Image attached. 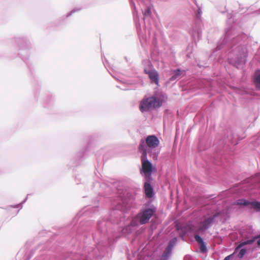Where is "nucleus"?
Masks as SVG:
<instances>
[{"instance_id": "7ed1b4c3", "label": "nucleus", "mask_w": 260, "mask_h": 260, "mask_svg": "<svg viewBox=\"0 0 260 260\" xmlns=\"http://www.w3.org/2000/svg\"><path fill=\"white\" fill-rule=\"evenodd\" d=\"M219 214V213L217 212L209 217H205L204 220L200 223L198 231L203 232L210 227L214 222L215 218L218 216Z\"/></svg>"}, {"instance_id": "6e6552de", "label": "nucleus", "mask_w": 260, "mask_h": 260, "mask_svg": "<svg viewBox=\"0 0 260 260\" xmlns=\"http://www.w3.org/2000/svg\"><path fill=\"white\" fill-rule=\"evenodd\" d=\"M149 77L152 82L158 85V74L155 71H150L148 73Z\"/></svg>"}, {"instance_id": "20e7f679", "label": "nucleus", "mask_w": 260, "mask_h": 260, "mask_svg": "<svg viewBox=\"0 0 260 260\" xmlns=\"http://www.w3.org/2000/svg\"><path fill=\"white\" fill-rule=\"evenodd\" d=\"M154 212L155 210L152 209L148 208L144 210L140 219V223L143 224L147 223Z\"/></svg>"}, {"instance_id": "f257e3e1", "label": "nucleus", "mask_w": 260, "mask_h": 260, "mask_svg": "<svg viewBox=\"0 0 260 260\" xmlns=\"http://www.w3.org/2000/svg\"><path fill=\"white\" fill-rule=\"evenodd\" d=\"M138 151L141 153V171L144 174L145 177H147L151 174L153 170V167L152 164L147 159V152L144 145V140H141L138 146Z\"/></svg>"}, {"instance_id": "2eb2a0df", "label": "nucleus", "mask_w": 260, "mask_h": 260, "mask_svg": "<svg viewBox=\"0 0 260 260\" xmlns=\"http://www.w3.org/2000/svg\"><path fill=\"white\" fill-rule=\"evenodd\" d=\"M151 14V11L149 8H147L146 9L144 12V15L145 16H149Z\"/></svg>"}, {"instance_id": "9d476101", "label": "nucleus", "mask_w": 260, "mask_h": 260, "mask_svg": "<svg viewBox=\"0 0 260 260\" xmlns=\"http://www.w3.org/2000/svg\"><path fill=\"white\" fill-rule=\"evenodd\" d=\"M254 83L256 88L260 90V70L257 71L255 73Z\"/></svg>"}, {"instance_id": "0eeeda50", "label": "nucleus", "mask_w": 260, "mask_h": 260, "mask_svg": "<svg viewBox=\"0 0 260 260\" xmlns=\"http://www.w3.org/2000/svg\"><path fill=\"white\" fill-rule=\"evenodd\" d=\"M194 239H195L196 241L200 245V249L201 251L203 253L206 252L207 251V249H206V247L205 246V244L202 238L200 236L196 234L194 236Z\"/></svg>"}, {"instance_id": "a211bd4d", "label": "nucleus", "mask_w": 260, "mask_h": 260, "mask_svg": "<svg viewBox=\"0 0 260 260\" xmlns=\"http://www.w3.org/2000/svg\"><path fill=\"white\" fill-rule=\"evenodd\" d=\"M257 239H258L257 241V244L258 246H260V238H258Z\"/></svg>"}, {"instance_id": "9b49d317", "label": "nucleus", "mask_w": 260, "mask_h": 260, "mask_svg": "<svg viewBox=\"0 0 260 260\" xmlns=\"http://www.w3.org/2000/svg\"><path fill=\"white\" fill-rule=\"evenodd\" d=\"M250 203L251 202L247 200L244 199H240L236 201V202L235 203V204L237 205L247 206L250 205Z\"/></svg>"}, {"instance_id": "f3484780", "label": "nucleus", "mask_w": 260, "mask_h": 260, "mask_svg": "<svg viewBox=\"0 0 260 260\" xmlns=\"http://www.w3.org/2000/svg\"><path fill=\"white\" fill-rule=\"evenodd\" d=\"M232 255H230L229 256H227L226 257H225L224 258V259L223 260H229L230 257H231Z\"/></svg>"}, {"instance_id": "39448f33", "label": "nucleus", "mask_w": 260, "mask_h": 260, "mask_svg": "<svg viewBox=\"0 0 260 260\" xmlns=\"http://www.w3.org/2000/svg\"><path fill=\"white\" fill-rule=\"evenodd\" d=\"M147 146L150 149H153L157 147L159 144V141L158 138L154 136H148L146 139Z\"/></svg>"}, {"instance_id": "ddd939ff", "label": "nucleus", "mask_w": 260, "mask_h": 260, "mask_svg": "<svg viewBox=\"0 0 260 260\" xmlns=\"http://www.w3.org/2000/svg\"><path fill=\"white\" fill-rule=\"evenodd\" d=\"M247 251H246V249H245V248H242L241 249L238 254V257L239 258H242L243 257V256L246 254Z\"/></svg>"}, {"instance_id": "f03ea898", "label": "nucleus", "mask_w": 260, "mask_h": 260, "mask_svg": "<svg viewBox=\"0 0 260 260\" xmlns=\"http://www.w3.org/2000/svg\"><path fill=\"white\" fill-rule=\"evenodd\" d=\"M162 102L154 96L149 97L141 102L140 109L142 112L152 108H156L161 106Z\"/></svg>"}, {"instance_id": "dca6fc26", "label": "nucleus", "mask_w": 260, "mask_h": 260, "mask_svg": "<svg viewBox=\"0 0 260 260\" xmlns=\"http://www.w3.org/2000/svg\"><path fill=\"white\" fill-rule=\"evenodd\" d=\"M175 72V75L172 77V78L174 79H176L177 77V76H179V75L180 74V70L178 69L176 70Z\"/></svg>"}, {"instance_id": "f8f14e48", "label": "nucleus", "mask_w": 260, "mask_h": 260, "mask_svg": "<svg viewBox=\"0 0 260 260\" xmlns=\"http://www.w3.org/2000/svg\"><path fill=\"white\" fill-rule=\"evenodd\" d=\"M250 205L253 209H255L256 211H260V202H251Z\"/></svg>"}, {"instance_id": "1a4fd4ad", "label": "nucleus", "mask_w": 260, "mask_h": 260, "mask_svg": "<svg viewBox=\"0 0 260 260\" xmlns=\"http://www.w3.org/2000/svg\"><path fill=\"white\" fill-rule=\"evenodd\" d=\"M144 189L146 196L148 198H151L153 196V189L148 182H146L144 184Z\"/></svg>"}, {"instance_id": "4468645a", "label": "nucleus", "mask_w": 260, "mask_h": 260, "mask_svg": "<svg viewBox=\"0 0 260 260\" xmlns=\"http://www.w3.org/2000/svg\"><path fill=\"white\" fill-rule=\"evenodd\" d=\"M177 240V239L176 238H174L173 240H171L170 243H169V244L168 245V249H171L172 247L173 246L174 244L175 243L176 241Z\"/></svg>"}, {"instance_id": "423d86ee", "label": "nucleus", "mask_w": 260, "mask_h": 260, "mask_svg": "<svg viewBox=\"0 0 260 260\" xmlns=\"http://www.w3.org/2000/svg\"><path fill=\"white\" fill-rule=\"evenodd\" d=\"M258 238H260V234L257 236L253 237L251 239L241 242L240 244L236 248L235 251H237L238 249L241 248L242 247L246 245H249L252 244Z\"/></svg>"}]
</instances>
